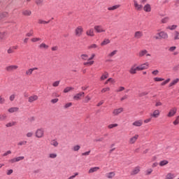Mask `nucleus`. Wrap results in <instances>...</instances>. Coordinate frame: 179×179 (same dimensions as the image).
<instances>
[{
  "label": "nucleus",
  "mask_w": 179,
  "mask_h": 179,
  "mask_svg": "<svg viewBox=\"0 0 179 179\" xmlns=\"http://www.w3.org/2000/svg\"><path fill=\"white\" fill-rule=\"evenodd\" d=\"M157 36H159V37L161 38V40L162 39L167 40V38H169V34H167V32L164 31H162L159 33H158Z\"/></svg>",
  "instance_id": "0eeeda50"
},
{
  "label": "nucleus",
  "mask_w": 179,
  "mask_h": 179,
  "mask_svg": "<svg viewBox=\"0 0 179 179\" xmlns=\"http://www.w3.org/2000/svg\"><path fill=\"white\" fill-rule=\"evenodd\" d=\"M58 155L57 153H50L48 155L49 159H57Z\"/></svg>",
  "instance_id": "a18cd8bd"
},
{
  "label": "nucleus",
  "mask_w": 179,
  "mask_h": 179,
  "mask_svg": "<svg viewBox=\"0 0 179 179\" xmlns=\"http://www.w3.org/2000/svg\"><path fill=\"white\" fill-rule=\"evenodd\" d=\"M142 37H143V32L137 31L134 33V38L138 40L139 38H142Z\"/></svg>",
  "instance_id": "a211bd4d"
},
{
  "label": "nucleus",
  "mask_w": 179,
  "mask_h": 179,
  "mask_svg": "<svg viewBox=\"0 0 179 179\" xmlns=\"http://www.w3.org/2000/svg\"><path fill=\"white\" fill-rule=\"evenodd\" d=\"M99 170H100V167H98V166L92 167L88 171V174L96 173V171H99Z\"/></svg>",
  "instance_id": "4be33fe9"
},
{
  "label": "nucleus",
  "mask_w": 179,
  "mask_h": 179,
  "mask_svg": "<svg viewBox=\"0 0 179 179\" xmlns=\"http://www.w3.org/2000/svg\"><path fill=\"white\" fill-rule=\"evenodd\" d=\"M80 150V145H74L72 148V150H73V152H78V150Z\"/></svg>",
  "instance_id": "8fccbe9b"
},
{
  "label": "nucleus",
  "mask_w": 179,
  "mask_h": 179,
  "mask_svg": "<svg viewBox=\"0 0 179 179\" xmlns=\"http://www.w3.org/2000/svg\"><path fill=\"white\" fill-rule=\"evenodd\" d=\"M133 2H134V6L136 10H141L142 9H143V6H142L141 4H139L138 1L134 0Z\"/></svg>",
  "instance_id": "f8f14e48"
},
{
  "label": "nucleus",
  "mask_w": 179,
  "mask_h": 179,
  "mask_svg": "<svg viewBox=\"0 0 179 179\" xmlns=\"http://www.w3.org/2000/svg\"><path fill=\"white\" fill-rule=\"evenodd\" d=\"M15 50H16V47L13 46L12 48H10L7 50V52H8V54H13V52H15Z\"/></svg>",
  "instance_id": "37998d69"
},
{
  "label": "nucleus",
  "mask_w": 179,
  "mask_h": 179,
  "mask_svg": "<svg viewBox=\"0 0 179 179\" xmlns=\"http://www.w3.org/2000/svg\"><path fill=\"white\" fill-rule=\"evenodd\" d=\"M33 135H34V132L29 131L26 134L27 138H33Z\"/></svg>",
  "instance_id": "5fc2aeb1"
},
{
  "label": "nucleus",
  "mask_w": 179,
  "mask_h": 179,
  "mask_svg": "<svg viewBox=\"0 0 179 179\" xmlns=\"http://www.w3.org/2000/svg\"><path fill=\"white\" fill-rule=\"evenodd\" d=\"M141 172V166H138L134 167L132 171H131V176H136V174H139Z\"/></svg>",
  "instance_id": "9b49d317"
},
{
  "label": "nucleus",
  "mask_w": 179,
  "mask_h": 179,
  "mask_svg": "<svg viewBox=\"0 0 179 179\" xmlns=\"http://www.w3.org/2000/svg\"><path fill=\"white\" fill-rule=\"evenodd\" d=\"M173 125H178V124H179V116H177L176 117V120H175V121H173Z\"/></svg>",
  "instance_id": "bf43d9fd"
},
{
  "label": "nucleus",
  "mask_w": 179,
  "mask_h": 179,
  "mask_svg": "<svg viewBox=\"0 0 179 179\" xmlns=\"http://www.w3.org/2000/svg\"><path fill=\"white\" fill-rule=\"evenodd\" d=\"M38 100V96L32 95L28 98L29 103H34V101H37Z\"/></svg>",
  "instance_id": "f3484780"
},
{
  "label": "nucleus",
  "mask_w": 179,
  "mask_h": 179,
  "mask_svg": "<svg viewBox=\"0 0 179 179\" xmlns=\"http://www.w3.org/2000/svg\"><path fill=\"white\" fill-rule=\"evenodd\" d=\"M150 117L152 118H159L160 117V110L156 109L153 111V113H150Z\"/></svg>",
  "instance_id": "ddd939ff"
},
{
  "label": "nucleus",
  "mask_w": 179,
  "mask_h": 179,
  "mask_svg": "<svg viewBox=\"0 0 179 179\" xmlns=\"http://www.w3.org/2000/svg\"><path fill=\"white\" fill-rule=\"evenodd\" d=\"M96 57V54L92 53L91 54L90 57L88 58L87 62L83 63V65L85 66H92V65L94 64V58Z\"/></svg>",
  "instance_id": "f257e3e1"
},
{
  "label": "nucleus",
  "mask_w": 179,
  "mask_h": 179,
  "mask_svg": "<svg viewBox=\"0 0 179 179\" xmlns=\"http://www.w3.org/2000/svg\"><path fill=\"white\" fill-rule=\"evenodd\" d=\"M123 112H124V108H116L113 110V115L115 116L120 115V114H121V113H123Z\"/></svg>",
  "instance_id": "2eb2a0df"
},
{
  "label": "nucleus",
  "mask_w": 179,
  "mask_h": 179,
  "mask_svg": "<svg viewBox=\"0 0 179 179\" xmlns=\"http://www.w3.org/2000/svg\"><path fill=\"white\" fill-rule=\"evenodd\" d=\"M16 97V95L15 94H11L10 96H9V100L10 101H13L15 100Z\"/></svg>",
  "instance_id": "774afa93"
},
{
  "label": "nucleus",
  "mask_w": 179,
  "mask_h": 179,
  "mask_svg": "<svg viewBox=\"0 0 179 179\" xmlns=\"http://www.w3.org/2000/svg\"><path fill=\"white\" fill-rule=\"evenodd\" d=\"M5 98L2 96H0V104H5Z\"/></svg>",
  "instance_id": "e2e57ef3"
},
{
  "label": "nucleus",
  "mask_w": 179,
  "mask_h": 179,
  "mask_svg": "<svg viewBox=\"0 0 179 179\" xmlns=\"http://www.w3.org/2000/svg\"><path fill=\"white\" fill-rule=\"evenodd\" d=\"M16 122L11 121L6 124V128H10L11 127H15L16 125Z\"/></svg>",
  "instance_id": "473e14b6"
},
{
  "label": "nucleus",
  "mask_w": 179,
  "mask_h": 179,
  "mask_svg": "<svg viewBox=\"0 0 179 179\" xmlns=\"http://www.w3.org/2000/svg\"><path fill=\"white\" fill-rule=\"evenodd\" d=\"M50 20L45 21V20H41V19H39L38 20V24H48V23H50Z\"/></svg>",
  "instance_id": "4c0bfd02"
},
{
  "label": "nucleus",
  "mask_w": 179,
  "mask_h": 179,
  "mask_svg": "<svg viewBox=\"0 0 179 179\" xmlns=\"http://www.w3.org/2000/svg\"><path fill=\"white\" fill-rule=\"evenodd\" d=\"M34 34V31L33 30H31L29 32L27 33L26 36L27 37H31Z\"/></svg>",
  "instance_id": "69168bd1"
},
{
  "label": "nucleus",
  "mask_w": 179,
  "mask_h": 179,
  "mask_svg": "<svg viewBox=\"0 0 179 179\" xmlns=\"http://www.w3.org/2000/svg\"><path fill=\"white\" fill-rule=\"evenodd\" d=\"M170 22V17L167 16L161 20V23L162 24H166V23H169Z\"/></svg>",
  "instance_id": "a878e982"
},
{
  "label": "nucleus",
  "mask_w": 179,
  "mask_h": 179,
  "mask_svg": "<svg viewBox=\"0 0 179 179\" xmlns=\"http://www.w3.org/2000/svg\"><path fill=\"white\" fill-rule=\"evenodd\" d=\"M176 178V176H174V173H168L166 176L165 179H174Z\"/></svg>",
  "instance_id": "c756f323"
},
{
  "label": "nucleus",
  "mask_w": 179,
  "mask_h": 179,
  "mask_svg": "<svg viewBox=\"0 0 179 179\" xmlns=\"http://www.w3.org/2000/svg\"><path fill=\"white\" fill-rule=\"evenodd\" d=\"M163 80H164V78H159V77L154 78L155 82H163Z\"/></svg>",
  "instance_id": "6e6d98bb"
},
{
  "label": "nucleus",
  "mask_w": 179,
  "mask_h": 179,
  "mask_svg": "<svg viewBox=\"0 0 179 179\" xmlns=\"http://www.w3.org/2000/svg\"><path fill=\"white\" fill-rule=\"evenodd\" d=\"M86 34L89 36V37H94V30L93 29V28L89 29L86 31Z\"/></svg>",
  "instance_id": "aec40b11"
},
{
  "label": "nucleus",
  "mask_w": 179,
  "mask_h": 179,
  "mask_svg": "<svg viewBox=\"0 0 179 179\" xmlns=\"http://www.w3.org/2000/svg\"><path fill=\"white\" fill-rule=\"evenodd\" d=\"M134 127H142L143 125V121L142 120H136L132 123Z\"/></svg>",
  "instance_id": "412c9836"
},
{
  "label": "nucleus",
  "mask_w": 179,
  "mask_h": 179,
  "mask_svg": "<svg viewBox=\"0 0 179 179\" xmlns=\"http://www.w3.org/2000/svg\"><path fill=\"white\" fill-rule=\"evenodd\" d=\"M163 106V103H162V101H157L155 103V107H160Z\"/></svg>",
  "instance_id": "052dcab7"
},
{
  "label": "nucleus",
  "mask_w": 179,
  "mask_h": 179,
  "mask_svg": "<svg viewBox=\"0 0 179 179\" xmlns=\"http://www.w3.org/2000/svg\"><path fill=\"white\" fill-rule=\"evenodd\" d=\"M159 166L160 167H163L164 166H167V164H169V161L164 159V160H162L161 162H159Z\"/></svg>",
  "instance_id": "e433bc0d"
},
{
  "label": "nucleus",
  "mask_w": 179,
  "mask_h": 179,
  "mask_svg": "<svg viewBox=\"0 0 179 179\" xmlns=\"http://www.w3.org/2000/svg\"><path fill=\"white\" fill-rule=\"evenodd\" d=\"M177 27H178L177 25L173 24V25H171V26L167 27L166 29H168L169 30H176V29H177Z\"/></svg>",
  "instance_id": "603ef678"
},
{
  "label": "nucleus",
  "mask_w": 179,
  "mask_h": 179,
  "mask_svg": "<svg viewBox=\"0 0 179 179\" xmlns=\"http://www.w3.org/2000/svg\"><path fill=\"white\" fill-rule=\"evenodd\" d=\"M108 78V73L105 72L101 76V80H106Z\"/></svg>",
  "instance_id": "a19ab883"
},
{
  "label": "nucleus",
  "mask_w": 179,
  "mask_h": 179,
  "mask_svg": "<svg viewBox=\"0 0 179 179\" xmlns=\"http://www.w3.org/2000/svg\"><path fill=\"white\" fill-rule=\"evenodd\" d=\"M16 162H20L21 160H24V157L21 156V157H15Z\"/></svg>",
  "instance_id": "680f3d73"
},
{
  "label": "nucleus",
  "mask_w": 179,
  "mask_h": 179,
  "mask_svg": "<svg viewBox=\"0 0 179 179\" xmlns=\"http://www.w3.org/2000/svg\"><path fill=\"white\" fill-rule=\"evenodd\" d=\"M80 57L83 59V61H87L89 59V55L86 54L81 55Z\"/></svg>",
  "instance_id": "79ce46f5"
},
{
  "label": "nucleus",
  "mask_w": 179,
  "mask_h": 179,
  "mask_svg": "<svg viewBox=\"0 0 179 179\" xmlns=\"http://www.w3.org/2000/svg\"><path fill=\"white\" fill-rule=\"evenodd\" d=\"M7 35L8 34L6 33V31L0 32V40H5Z\"/></svg>",
  "instance_id": "7c9ffc66"
},
{
  "label": "nucleus",
  "mask_w": 179,
  "mask_h": 179,
  "mask_svg": "<svg viewBox=\"0 0 179 179\" xmlns=\"http://www.w3.org/2000/svg\"><path fill=\"white\" fill-rule=\"evenodd\" d=\"M106 92H110V87H105L102 89L101 93H106Z\"/></svg>",
  "instance_id": "338daca9"
},
{
  "label": "nucleus",
  "mask_w": 179,
  "mask_h": 179,
  "mask_svg": "<svg viewBox=\"0 0 179 179\" xmlns=\"http://www.w3.org/2000/svg\"><path fill=\"white\" fill-rule=\"evenodd\" d=\"M118 127V124L115 123V124H110L108 125V129H113V128H117Z\"/></svg>",
  "instance_id": "c03bdc74"
},
{
  "label": "nucleus",
  "mask_w": 179,
  "mask_h": 179,
  "mask_svg": "<svg viewBox=\"0 0 179 179\" xmlns=\"http://www.w3.org/2000/svg\"><path fill=\"white\" fill-rule=\"evenodd\" d=\"M139 138L138 134H135L134 136L129 138V143L130 145H134V143H136L138 139Z\"/></svg>",
  "instance_id": "9d476101"
},
{
  "label": "nucleus",
  "mask_w": 179,
  "mask_h": 179,
  "mask_svg": "<svg viewBox=\"0 0 179 179\" xmlns=\"http://www.w3.org/2000/svg\"><path fill=\"white\" fill-rule=\"evenodd\" d=\"M35 137L38 139H41L44 138V129L38 128L35 131L34 133Z\"/></svg>",
  "instance_id": "f03ea898"
},
{
  "label": "nucleus",
  "mask_w": 179,
  "mask_h": 179,
  "mask_svg": "<svg viewBox=\"0 0 179 179\" xmlns=\"http://www.w3.org/2000/svg\"><path fill=\"white\" fill-rule=\"evenodd\" d=\"M8 113H10V114H12L13 113H17V111H19V108L18 107H11L8 109Z\"/></svg>",
  "instance_id": "5701e85b"
},
{
  "label": "nucleus",
  "mask_w": 179,
  "mask_h": 179,
  "mask_svg": "<svg viewBox=\"0 0 179 179\" xmlns=\"http://www.w3.org/2000/svg\"><path fill=\"white\" fill-rule=\"evenodd\" d=\"M92 100V98H90V96L87 95L85 98V103H87L88 101H90Z\"/></svg>",
  "instance_id": "0e129e2a"
},
{
  "label": "nucleus",
  "mask_w": 179,
  "mask_h": 179,
  "mask_svg": "<svg viewBox=\"0 0 179 179\" xmlns=\"http://www.w3.org/2000/svg\"><path fill=\"white\" fill-rule=\"evenodd\" d=\"M76 37H82L83 34V27L78 26L74 30Z\"/></svg>",
  "instance_id": "7ed1b4c3"
},
{
  "label": "nucleus",
  "mask_w": 179,
  "mask_h": 179,
  "mask_svg": "<svg viewBox=\"0 0 179 179\" xmlns=\"http://www.w3.org/2000/svg\"><path fill=\"white\" fill-rule=\"evenodd\" d=\"M170 80H171L170 78L166 79L165 81H164L161 83V86H166V85H167V83H169V82H170Z\"/></svg>",
  "instance_id": "13d9d810"
},
{
  "label": "nucleus",
  "mask_w": 179,
  "mask_h": 179,
  "mask_svg": "<svg viewBox=\"0 0 179 179\" xmlns=\"http://www.w3.org/2000/svg\"><path fill=\"white\" fill-rule=\"evenodd\" d=\"M85 96V92H80L73 96L74 100H80V97Z\"/></svg>",
  "instance_id": "b1692460"
},
{
  "label": "nucleus",
  "mask_w": 179,
  "mask_h": 179,
  "mask_svg": "<svg viewBox=\"0 0 179 179\" xmlns=\"http://www.w3.org/2000/svg\"><path fill=\"white\" fill-rule=\"evenodd\" d=\"M147 52L148 50L145 49L141 50L138 52V55L140 58H142V57H145L146 55Z\"/></svg>",
  "instance_id": "393cba45"
},
{
  "label": "nucleus",
  "mask_w": 179,
  "mask_h": 179,
  "mask_svg": "<svg viewBox=\"0 0 179 179\" xmlns=\"http://www.w3.org/2000/svg\"><path fill=\"white\" fill-rule=\"evenodd\" d=\"M26 145H27V141H22L17 143V146H24Z\"/></svg>",
  "instance_id": "09e8293b"
},
{
  "label": "nucleus",
  "mask_w": 179,
  "mask_h": 179,
  "mask_svg": "<svg viewBox=\"0 0 179 179\" xmlns=\"http://www.w3.org/2000/svg\"><path fill=\"white\" fill-rule=\"evenodd\" d=\"M8 16V13H0V20L1 19H3V17H6Z\"/></svg>",
  "instance_id": "4d7b16f0"
},
{
  "label": "nucleus",
  "mask_w": 179,
  "mask_h": 179,
  "mask_svg": "<svg viewBox=\"0 0 179 179\" xmlns=\"http://www.w3.org/2000/svg\"><path fill=\"white\" fill-rule=\"evenodd\" d=\"M138 71H139V66H138V64H134L131 66L129 72V73H131V75H135L136 74V72H138Z\"/></svg>",
  "instance_id": "20e7f679"
},
{
  "label": "nucleus",
  "mask_w": 179,
  "mask_h": 179,
  "mask_svg": "<svg viewBox=\"0 0 179 179\" xmlns=\"http://www.w3.org/2000/svg\"><path fill=\"white\" fill-rule=\"evenodd\" d=\"M22 13L24 16H31V10H24Z\"/></svg>",
  "instance_id": "bb28decb"
},
{
  "label": "nucleus",
  "mask_w": 179,
  "mask_h": 179,
  "mask_svg": "<svg viewBox=\"0 0 179 179\" xmlns=\"http://www.w3.org/2000/svg\"><path fill=\"white\" fill-rule=\"evenodd\" d=\"M117 52H118V50H113L109 54H108V58H113L114 55H117Z\"/></svg>",
  "instance_id": "2f4dec72"
},
{
  "label": "nucleus",
  "mask_w": 179,
  "mask_h": 179,
  "mask_svg": "<svg viewBox=\"0 0 179 179\" xmlns=\"http://www.w3.org/2000/svg\"><path fill=\"white\" fill-rule=\"evenodd\" d=\"M19 66L17 65H10L6 67V71L7 72H13V71H16V69H18Z\"/></svg>",
  "instance_id": "423d86ee"
},
{
  "label": "nucleus",
  "mask_w": 179,
  "mask_h": 179,
  "mask_svg": "<svg viewBox=\"0 0 179 179\" xmlns=\"http://www.w3.org/2000/svg\"><path fill=\"white\" fill-rule=\"evenodd\" d=\"M71 90H73V87H66L64 90V93H69V92H71Z\"/></svg>",
  "instance_id": "de8ad7c7"
},
{
  "label": "nucleus",
  "mask_w": 179,
  "mask_h": 179,
  "mask_svg": "<svg viewBox=\"0 0 179 179\" xmlns=\"http://www.w3.org/2000/svg\"><path fill=\"white\" fill-rule=\"evenodd\" d=\"M139 71H145V69H149V62L140 64L138 66Z\"/></svg>",
  "instance_id": "4468645a"
},
{
  "label": "nucleus",
  "mask_w": 179,
  "mask_h": 179,
  "mask_svg": "<svg viewBox=\"0 0 179 179\" xmlns=\"http://www.w3.org/2000/svg\"><path fill=\"white\" fill-rule=\"evenodd\" d=\"M31 43H37L38 41H41V38H31Z\"/></svg>",
  "instance_id": "3c124183"
},
{
  "label": "nucleus",
  "mask_w": 179,
  "mask_h": 179,
  "mask_svg": "<svg viewBox=\"0 0 179 179\" xmlns=\"http://www.w3.org/2000/svg\"><path fill=\"white\" fill-rule=\"evenodd\" d=\"M96 48H99V45L96 43H92L88 46V50H96Z\"/></svg>",
  "instance_id": "f704fd0d"
},
{
  "label": "nucleus",
  "mask_w": 179,
  "mask_h": 179,
  "mask_svg": "<svg viewBox=\"0 0 179 179\" xmlns=\"http://www.w3.org/2000/svg\"><path fill=\"white\" fill-rule=\"evenodd\" d=\"M50 145L52 146H54L55 148H58L59 143H58V141H57V140H52L50 141Z\"/></svg>",
  "instance_id": "ea45409f"
},
{
  "label": "nucleus",
  "mask_w": 179,
  "mask_h": 179,
  "mask_svg": "<svg viewBox=\"0 0 179 179\" xmlns=\"http://www.w3.org/2000/svg\"><path fill=\"white\" fill-rule=\"evenodd\" d=\"M6 118H8V116L6 115V114L0 115V121H6Z\"/></svg>",
  "instance_id": "49530a36"
},
{
  "label": "nucleus",
  "mask_w": 179,
  "mask_h": 179,
  "mask_svg": "<svg viewBox=\"0 0 179 179\" xmlns=\"http://www.w3.org/2000/svg\"><path fill=\"white\" fill-rule=\"evenodd\" d=\"M176 114H177V108H172L167 114V117L171 118V117H174Z\"/></svg>",
  "instance_id": "1a4fd4ad"
},
{
  "label": "nucleus",
  "mask_w": 179,
  "mask_h": 179,
  "mask_svg": "<svg viewBox=\"0 0 179 179\" xmlns=\"http://www.w3.org/2000/svg\"><path fill=\"white\" fill-rule=\"evenodd\" d=\"M153 173V169H148L145 171V176H150Z\"/></svg>",
  "instance_id": "864d4df0"
},
{
  "label": "nucleus",
  "mask_w": 179,
  "mask_h": 179,
  "mask_svg": "<svg viewBox=\"0 0 179 179\" xmlns=\"http://www.w3.org/2000/svg\"><path fill=\"white\" fill-rule=\"evenodd\" d=\"M94 29L96 33H106V29H104L101 25H95L94 27Z\"/></svg>",
  "instance_id": "39448f33"
},
{
  "label": "nucleus",
  "mask_w": 179,
  "mask_h": 179,
  "mask_svg": "<svg viewBox=\"0 0 179 179\" xmlns=\"http://www.w3.org/2000/svg\"><path fill=\"white\" fill-rule=\"evenodd\" d=\"M106 178H114L115 177V172H109L106 174Z\"/></svg>",
  "instance_id": "c85d7f7f"
},
{
  "label": "nucleus",
  "mask_w": 179,
  "mask_h": 179,
  "mask_svg": "<svg viewBox=\"0 0 179 179\" xmlns=\"http://www.w3.org/2000/svg\"><path fill=\"white\" fill-rule=\"evenodd\" d=\"M178 82H179V79L178 78H176L175 80H173L172 82H171L170 84H169V87L175 86V85L176 83H178Z\"/></svg>",
  "instance_id": "c9c22d12"
},
{
  "label": "nucleus",
  "mask_w": 179,
  "mask_h": 179,
  "mask_svg": "<svg viewBox=\"0 0 179 179\" xmlns=\"http://www.w3.org/2000/svg\"><path fill=\"white\" fill-rule=\"evenodd\" d=\"M110 43H111V41H110V39L106 38L103 41V42H101V46L107 45V44H110Z\"/></svg>",
  "instance_id": "72a5a7b5"
},
{
  "label": "nucleus",
  "mask_w": 179,
  "mask_h": 179,
  "mask_svg": "<svg viewBox=\"0 0 179 179\" xmlns=\"http://www.w3.org/2000/svg\"><path fill=\"white\" fill-rule=\"evenodd\" d=\"M38 48L40 50L46 51V50H48L50 48V45L45 44V43H42L38 45Z\"/></svg>",
  "instance_id": "dca6fc26"
},
{
  "label": "nucleus",
  "mask_w": 179,
  "mask_h": 179,
  "mask_svg": "<svg viewBox=\"0 0 179 179\" xmlns=\"http://www.w3.org/2000/svg\"><path fill=\"white\" fill-rule=\"evenodd\" d=\"M38 68H37V67H34V68L28 69L25 71V75L27 76H31L33 75V72H34V71H38Z\"/></svg>",
  "instance_id": "6e6552de"
},
{
  "label": "nucleus",
  "mask_w": 179,
  "mask_h": 179,
  "mask_svg": "<svg viewBox=\"0 0 179 179\" xmlns=\"http://www.w3.org/2000/svg\"><path fill=\"white\" fill-rule=\"evenodd\" d=\"M173 40L176 41V40H179V32L178 31H175L173 32Z\"/></svg>",
  "instance_id": "58836bf2"
},
{
  "label": "nucleus",
  "mask_w": 179,
  "mask_h": 179,
  "mask_svg": "<svg viewBox=\"0 0 179 179\" xmlns=\"http://www.w3.org/2000/svg\"><path fill=\"white\" fill-rule=\"evenodd\" d=\"M119 8H121V5L117 4V5L113 6L111 7H108V10H115L118 9Z\"/></svg>",
  "instance_id": "cd10ccee"
},
{
  "label": "nucleus",
  "mask_w": 179,
  "mask_h": 179,
  "mask_svg": "<svg viewBox=\"0 0 179 179\" xmlns=\"http://www.w3.org/2000/svg\"><path fill=\"white\" fill-rule=\"evenodd\" d=\"M143 10H144V12H146L147 13H149V12H152V6H150V4H149V3H146L143 6Z\"/></svg>",
  "instance_id": "6ab92c4d"
}]
</instances>
